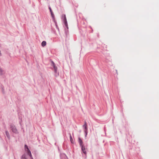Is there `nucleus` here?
Instances as JSON below:
<instances>
[{
	"mask_svg": "<svg viewBox=\"0 0 159 159\" xmlns=\"http://www.w3.org/2000/svg\"><path fill=\"white\" fill-rule=\"evenodd\" d=\"M10 126L11 130L13 133H15V134H17L18 133V132L14 125L13 124H11Z\"/></svg>",
	"mask_w": 159,
	"mask_h": 159,
	"instance_id": "f257e3e1",
	"label": "nucleus"
},
{
	"mask_svg": "<svg viewBox=\"0 0 159 159\" xmlns=\"http://www.w3.org/2000/svg\"><path fill=\"white\" fill-rule=\"evenodd\" d=\"M63 24L64 27H66V28L65 29V32L66 34H67V33L68 31V25L67 20H63Z\"/></svg>",
	"mask_w": 159,
	"mask_h": 159,
	"instance_id": "f03ea898",
	"label": "nucleus"
},
{
	"mask_svg": "<svg viewBox=\"0 0 159 159\" xmlns=\"http://www.w3.org/2000/svg\"><path fill=\"white\" fill-rule=\"evenodd\" d=\"M25 151L26 152L27 154L30 157L32 156L31 152L28 148V146L26 144L25 145Z\"/></svg>",
	"mask_w": 159,
	"mask_h": 159,
	"instance_id": "7ed1b4c3",
	"label": "nucleus"
},
{
	"mask_svg": "<svg viewBox=\"0 0 159 159\" xmlns=\"http://www.w3.org/2000/svg\"><path fill=\"white\" fill-rule=\"evenodd\" d=\"M80 147H81L82 152L86 156L87 153L84 145L81 146Z\"/></svg>",
	"mask_w": 159,
	"mask_h": 159,
	"instance_id": "20e7f679",
	"label": "nucleus"
},
{
	"mask_svg": "<svg viewBox=\"0 0 159 159\" xmlns=\"http://www.w3.org/2000/svg\"><path fill=\"white\" fill-rule=\"evenodd\" d=\"M61 159H68L67 156L65 153H62L60 155Z\"/></svg>",
	"mask_w": 159,
	"mask_h": 159,
	"instance_id": "39448f33",
	"label": "nucleus"
},
{
	"mask_svg": "<svg viewBox=\"0 0 159 159\" xmlns=\"http://www.w3.org/2000/svg\"><path fill=\"white\" fill-rule=\"evenodd\" d=\"M78 142L79 143L80 146H82V145H84V144H83V141L80 137H79L78 138Z\"/></svg>",
	"mask_w": 159,
	"mask_h": 159,
	"instance_id": "423d86ee",
	"label": "nucleus"
},
{
	"mask_svg": "<svg viewBox=\"0 0 159 159\" xmlns=\"http://www.w3.org/2000/svg\"><path fill=\"white\" fill-rule=\"evenodd\" d=\"M5 133L7 138L8 139H10V137L8 132L7 130H6L5 131Z\"/></svg>",
	"mask_w": 159,
	"mask_h": 159,
	"instance_id": "0eeeda50",
	"label": "nucleus"
},
{
	"mask_svg": "<svg viewBox=\"0 0 159 159\" xmlns=\"http://www.w3.org/2000/svg\"><path fill=\"white\" fill-rule=\"evenodd\" d=\"M5 73L4 70L0 67V75H2Z\"/></svg>",
	"mask_w": 159,
	"mask_h": 159,
	"instance_id": "6e6552de",
	"label": "nucleus"
},
{
	"mask_svg": "<svg viewBox=\"0 0 159 159\" xmlns=\"http://www.w3.org/2000/svg\"><path fill=\"white\" fill-rule=\"evenodd\" d=\"M21 159H27L25 154L24 153L22 155L21 157Z\"/></svg>",
	"mask_w": 159,
	"mask_h": 159,
	"instance_id": "1a4fd4ad",
	"label": "nucleus"
},
{
	"mask_svg": "<svg viewBox=\"0 0 159 159\" xmlns=\"http://www.w3.org/2000/svg\"><path fill=\"white\" fill-rule=\"evenodd\" d=\"M83 128H84V130H86V131L87 129H88L86 123L85 121V122L84 124L83 125Z\"/></svg>",
	"mask_w": 159,
	"mask_h": 159,
	"instance_id": "9d476101",
	"label": "nucleus"
},
{
	"mask_svg": "<svg viewBox=\"0 0 159 159\" xmlns=\"http://www.w3.org/2000/svg\"><path fill=\"white\" fill-rule=\"evenodd\" d=\"M70 138L71 143H72L73 144L74 143V141L70 134Z\"/></svg>",
	"mask_w": 159,
	"mask_h": 159,
	"instance_id": "9b49d317",
	"label": "nucleus"
},
{
	"mask_svg": "<svg viewBox=\"0 0 159 159\" xmlns=\"http://www.w3.org/2000/svg\"><path fill=\"white\" fill-rule=\"evenodd\" d=\"M41 45H42V46H43V47L45 46L46 45V42L44 41H43L41 43Z\"/></svg>",
	"mask_w": 159,
	"mask_h": 159,
	"instance_id": "f8f14e48",
	"label": "nucleus"
},
{
	"mask_svg": "<svg viewBox=\"0 0 159 159\" xmlns=\"http://www.w3.org/2000/svg\"><path fill=\"white\" fill-rule=\"evenodd\" d=\"M49 9H50V12H51V15L52 16V17L53 19H54V15L53 14V13L52 12V11L50 7H49Z\"/></svg>",
	"mask_w": 159,
	"mask_h": 159,
	"instance_id": "ddd939ff",
	"label": "nucleus"
},
{
	"mask_svg": "<svg viewBox=\"0 0 159 159\" xmlns=\"http://www.w3.org/2000/svg\"><path fill=\"white\" fill-rule=\"evenodd\" d=\"M54 23H55L56 28L58 29V30H59V27L57 25V22L56 21V20H53Z\"/></svg>",
	"mask_w": 159,
	"mask_h": 159,
	"instance_id": "4468645a",
	"label": "nucleus"
},
{
	"mask_svg": "<svg viewBox=\"0 0 159 159\" xmlns=\"http://www.w3.org/2000/svg\"><path fill=\"white\" fill-rule=\"evenodd\" d=\"M54 69V72L55 73H57V67L56 66L53 67Z\"/></svg>",
	"mask_w": 159,
	"mask_h": 159,
	"instance_id": "2eb2a0df",
	"label": "nucleus"
},
{
	"mask_svg": "<svg viewBox=\"0 0 159 159\" xmlns=\"http://www.w3.org/2000/svg\"><path fill=\"white\" fill-rule=\"evenodd\" d=\"M51 63L52 66L53 67L55 66V64L53 61H51Z\"/></svg>",
	"mask_w": 159,
	"mask_h": 159,
	"instance_id": "dca6fc26",
	"label": "nucleus"
},
{
	"mask_svg": "<svg viewBox=\"0 0 159 159\" xmlns=\"http://www.w3.org/2000/svg\"><path fill=\"white\" fill-rule=\"evenodd\" d=\"M51 63L52 66L53 67L55 66V64L53 61H51Z\"/></svg>",
	"mask_w": 159,
	"mask_h": 159,
	"instance_id": "f3484780",
	"label": "nucleus"
},
{
	"mask_svg": "<svg viewBox=\"0 0 159 159\" xmlns=\"http://www.w3.org/2000/svg\"><path fill=\"white\" fill-rule=\"evenodd\" d=\"M87 131H88V129H87L86 131V130H84V132L85 133V137L86 136L87 134V133H88Z\"/></svg>",
	"mask_w": 159,
	"mask_h": 159,
	"instance_id": "a211bd4d",
	"label": "nucleus"
},
{
	"mask_svg": "<svg viewBox=\"0 0 159 159\" xmlns=\"http://www.w3.org/2000/svg\"><path fill=\"white\" fill-rule=\"evenodd\" d=\"M30 159H34L33 157H32V155L31 156H30Z\"/></svg>",
	"mask_w": 159,
	"mask_h": 159,
	"instance_id": "6ab92c4d",
	"label": "nucleus"
},
{
	"mask_svg": "<svg viewBox=\"0 0 159 159\" xmlns=\"http://www.w3.org/2000/svg\"><path fill=\"white\" fill-rule=\"evenodd\" d=\"M2 91L3 92V93H4V89H3V87H2Z\"/></svg>",
	"mask_w": 159,
	"mask_h": 159,
	"instance_id": "aec40b11",
	"label": "nucleus"
},
{
	"mask_svg": "<svg viewBox=\"0 0 159 159\" xmlns=\"http://www.w3.org/2000/svg\"><path fill=\"white\" fill-rule=\"evenodd\" d=\"M64 20H66V19L65 15L64 16Z\"/></svg>",
	"mask_w": 159,
	"mask_h": 159,
	"instance_id": "412c9836",
	"label": "nucleus"
},
{
	"mask_svg": "<svg viewBox=\"0 0 159 159\" xmlns=\"http://www.w3.org/2000/svg\"><path fill=\"white\" fill-rule=\"evenodd\" d=\"M21 121H22V120H21H21H20V123H21Z\"/></svg>",
	"mask_w": 159,
	"mask_h": 159,
	"instance_id": "4be33fe9",
	"label": "nucleus"
},
{
	"mask_svg": "<svg viewBox=\"0 0 159 159\" xmlns=\"http://www.w3.org/2000/svg\"><path fill=\"white\" fill-rule=\"evenodd\" d=\"M1 56V51H0V56Z\"/></svg>",
	"mask_w": 159,
	"mask_h": 159,
	"instance_id": "5701e85b",
	"label": "nucleus"
},
{
	"mask_svg": "<svg viewBox=\"0 0 159 159\" xmlns=\"http://www.w3.org/2000/svg\"><path fill=\"white\" fill-rule=\"evenodd\" d=\"M116 73L117 74V70H116Z\"/></svg>",
	"mask_w": 159,
	"mask_h": 159,
	"instance_id": "b1692460",
	"label": "nucleus"
}]
</instances>
